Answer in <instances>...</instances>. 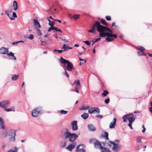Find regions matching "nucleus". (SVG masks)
I'll return each instance as SVG.
<instances>
[{
	"label": "nucleus",
	"instance_id": "obj_29",
	"mask_svg": "<svg viewBox=\"0 0 152 152\" xmlns=\"http://www.w3.org/2000/svg\"><path fill=\"white\" fill-rule=\"evenodd\" d=\"M13 6L14 10H16L18 9V3L16 1H13Z\"/></svg>",
	"mask_w": 152,
	"mask_h": 152
},
{
	"label": "nucleus",
	"instance_id": "obj_3",
	"mask_svg": "<svg viewBox=\"0 0 152 152\" xmlns=\"http://www.w3.org/2000/svg\"><path fill=\"white\" fill-rule=\"evenodd\" d=\"M136 115L132 113L126 114L123 116V119L124 122H126L127 119L129 123H132L135 121L136 118Z\"/></svg>",
	"mask_w": 152,
	"mask_h": 152
},
{
	"label": "nucleus",
	"instance_id": "obj_27",
	"mask_svg": "<svg viewBox=\"0 0 152 152\" xmlns=\"http://www.w3.org/2000/svg\"><path fill=\"white\" fill-rule=\"evenodd\" d=\"M81 117L84 119H86L88 117V114L87 113H84L81 115Z\"/></svg>",
	"mask_w": 152,
	"mask_h": 152
},
{
	"label": "nucleus",
	"instance_id": "obj_32",
	"mask_svg": "<svg viewBox=\"0 0 152 152\" xmlns=\"http://www.w3.org/2000/svg\"><path fill=\"white\" fill-rule=\"evenodd\" d=\"M101 152H110V151L107 148L103 147L101 149Z\"/></svg>",
	"mask_w": 152,
	"mask_h": 152
},
{
	"label": "nucleus",
	"instance_id": "obj_45",
	"mask_svg": "<svg viewBox=\"0 0 152 152\" xmlns=\"http://www.w3.org/2000/svg\"><path fill=\"white\" fill-rule=\"evenodd\" d=\"M54 26H51L49 28L48 31L49 32L52 30H54Z\"/></svg>",
	"mask_w": 152,
	"mask_h": 152
},
{
	"label": "nucleus",
	"instance_id": "obj_46",
	"mask_svg": "<svg viewBox=\"0 0 152 152\" xmlns=\"http://www.w3.org/2000/svg\"><path fill=\"white\" fill-rule=\"evenodd\" d=\"M24 42V41H18V42H13L12 43V44L13 45H14L17 44L20 42Z\"/></svg>",
	"mask_w": 152,
	"mask_h": 152
},
{
	"label": "nucleus",
	"instance_id": "obj_50",
	"mask_svg": "<svg viewBox=\"0 0 152 152\" xmlns=\"http://www.w3.org/2000/svg\"><path fill=\"white\" fill-rule=\"evenodd\" d=\"M96 117L97 118H102L103 117V116L102 115H96Z\"/></svg>",
	"mask_w": 152,
	"mask_h": 152
},
{
	"label": "nucleus",
	"instance_id": "obj_25",
	"mask_svg": "<svg viewBox=\"0 0 152 152\" xmlns=\"http://www.w3.org/2000/svg\"><path fill=\"white\" fill-rule=\"evenodd\" d=\"M75 83H76L75 87L80 88V82L79 80H78L77 81H76V80L74 82V84Z\"/></svg>",
	"mask_w": 152,
	"mask_h": 152
},
{
	"label": "nucleus",
	"instance_id": "obj_10",
	"mask_svg": "<svg viewBox=\"0 0 152 152\" xmlns=\"http://www.w3.org/2000/svg\"><path fill=\"white\" fill-rule=\"evenodd\" d=\"M139 50L137 52L138 55L139 56H146V54L144 53V51L145 50V48H137Z\"/></svg>",
	"mask_w": 152,
	"mask_h": 152
},
{
	"label": "nucleus",
	"instance_id": "obj_54",
	"mask_svg": "<svg viewBox=\"0 0 152 152\" xmlns=\"http://www.w3.org/2000/svg\"><path fill=\"white\" fill-rule=\"evenodd\" d=\"M132 123H129V124H128V126L130 127L131 129H133L132 126Z\"/></svg>",
	"mask_w": 152,
	"mask_h": 152
},
{
	"label": "nucleus",
	"instance_id": "obj_60",
	"mask_svg": "<svg viewBox=\"0 0 152 152\" xmlns=\"http://www.w3.org/2000/svg\"><path fill=\"white\" fill-rule=\"evenodd\" d=\"M101 39V38L100 37L98 38L97 39H95V42H96L99 40Z\"/></svg>",
	"mask_w": 152,
	"mask_h": 152
},
{
	"label": "nucleus",
	"instance_id": "obj_24",
	"mask_svg": "<svg viewBox=\"0 0 152 152\" xmlns=\"http://www.w3.org/2000/svg\"><path fill=\"white\" fill-rule=\"evenodd\" d=\"M105 31H101L99 32V36L100 37H103L106 36V33H105Z\"/></svg>",
	"mask_w": 152,
	"mask_h": 152
},
{
	"label": "nucleus",
	"instance_id": "obj_12",
	"mask_svg": "<svg viewBox=\"0 0 152 152\" xmlns=\"http://www.w3.org/2000/svg\"><path fill=\"white\" fill-rule=\"evenodd\" d=\"M76 145V143L75 142H73L66 147V148L68 150L71 151L73 149L75 148Z\"/></svg>",
	"mask_w": 152,
	"mask_h": 152
},
{
	"label": "nucleus",
	"instance_id": "obj_35",
	"mask_svg": "<svg viewBox=\"0 0 152 152\" xmlns=\"http://www.w3.org/2000/svg\"><path fill=\"white\" fill-rule=\"evenodd\" d=\"M47 20L49 22V25L50 26H54V25L55 24V22L52 21H51L50 20L48 19H47Z\"/></svg>",
	"mask_w": 152,
	"mask_h": 152
},
{
	"label": "nucleus",
	"instance_id": "obj_55",
	"mask_svg": "<svg viewBox=\"0 0 152 152\" xmlns=\"http://www.w3.org/2000/svg\"><path fill=\"white\" fill-rule=\"evenodd\" d=\"M12 15H13V16L14 17V18H16L17 17V15L16 14L15 12H13Z\"/></svg>",
	"mask_w": 152,
	"mask_h": 152
},
{
	"label": "nucleus",
	"instance_id": "obj_36",
	"mask_svg": "<svg viewBox=\"0 0 152 152\" xmlns=\"http://www.w3.org/2000/svg\"><path fill=\"white\" fill-rule=\"evenodd\" d=\"M101 23L104 25H105L107 26H108L107 23L104 19H102L101 20Z\"/></svg>",
	"mask_w": 152,
	"mask_h": 152
},
{
	"label": "nucleus",
	"instance_id": "obj_6",
	"mask_svg": "<svg viewBox=\"0 0 152 152\" xmlns=\"http://www.w3.org/2000/svg\"><path fill=\"white\" fill-rule=\"evenodd\" d=\"M106 36L107 37L106 38V40L108 42L113 41L114 39L113 37L114 38H116L117 37V36L116 34H113L108 32H106Z\"/></svg>",
	"mask_w": 152,
	"mask_h": 152
},
{
	"label": "nucleus",
	"instance_id": "obj_23",
	"mask_svg": "<svg viewBox=\"0 0 152 152\" xmlns=\"http://www.w3.org/2000/svg\"><path fill=\"white\" fill-rule=\"evenodd\" d=\"M34 26H38V28H40L41 27V26L40 25L39 22L37 20L35 19L33 20Z\"/></svg>",
	"mask_w": 152,
	"mask_h": 152
},
{
	"label": "nucleus",
	"instance_id": "obj_62",
	"mask_svg": "<svg viewBox=\"0 0 152 152\" xmlns=\"http://www.w3.org/2000/svg\"><path fill=\"white\" fill-rule=\"evenodd\" d=\"M145 130H146V128L145 127H144L143 128V129L142 130V133H144L145 132Z\"/></svg>",
	"mask_w": 152,
	"mask_h": 152
},
{
	"label": "nucleus",
	"instance_id": "obj_51",
	"mask_svg": "<svg viewBox=\"0 0 152 152\" xmlns=\"http://www.w3.org/2000/svg\"><path fill=\"white\" fill-rule=\"evenodd\" d=\"M105 18L106 19L108 20H111V18L110 16H106Z\"/></svg>",
	"mask_w": 152,
	"mask_h": 152
},
{
	"label": "nucleus",
	"instance_id": "obj_53",
	"mask_svg": "<svg viewBox=\"0 0 152 152\" xmlns=\"http://www.w3.org/2000/svg\"><path fill=\"white\" fill-rule=\"evenodd\" d=\"M54 51H57L59 53H61L63 52V51L62 50H54Z\"/></svg>",
	"mask_w": 152,
	"mask_h": 152
},
{
	"label": "nucleus",
	"instance_id": "obj_31",
	"mask_svg": "<svg viewBox=\"0 0 152 152\" xmlns=\"http://www.w3.org/2000/svg\"><path fill=\"white\" fill-rule=\"evenodd\" d=\"M90 108L89 106L87 105L86 106H83L80 108V110H87Z\"/></svg>",
	"mask_w": 152,
	"mask_h": 152
},
{
	"label": "nucleus",
	"instance_id": "obj_18",
	"mask_svg": "<svg viewBox=\"0 0 152 152\" xmlns=\"http://www.w3.org/2000/svg\"><path fill=\"white\" fill-rule=\"evenodd\" d=\"M8 52L7 48H0V53L4 54L7 53Z\"/></svg>",
	"mask_w": 152,
	"mask_h": 152
},
{
	"label": "nucleus",
	"instance_id": "obj_38",
	"mask_svg": "<svg viewBox=\"0 0 152 152\" xmlns=\"http://www.w3.org/2000/svg\"><path fill=\"white\" fill-rule=\"evenodd\" d=\"M108 93V92L106 90H105L103 91V92L102 94V96L103 97H105L107 95Z\"/></svg>",
	"mask_w": 152,
	"mask_h": 152
},
{
	"label": "nucleus",
	"instance_id": "obj_11",
	"mask_svg": "<svg viewBox=\"0 0 152 152\" xmlns=\"http://www.w3.org/2000/svg\"><path fill=\"white\" fill-rule=\"evenodd\" d=\"M77 121H73L71 124L72 130L76 131L78 129V127L77 126Z\"/></svg>",
	"mask_w": 152,
	"mask_h": 152
},
{
	"label": "nucleus",
	"instance_id": "obj_26",
	"mask_svg": "<svg viewBox=\"0 0 152 152\" xmlns=\"http://www.w3.org/2000/svg\"><path fill=\"white\" fill-rule=\"evenodd\" d=\"M102 136L103 137H104L105 138V140H109V138H108V132H105L104 134H102Z\"/></svg>",
	"mask_w": 152,
	"mask_h": 152
},
{
	"label": "nucleus",
	"instance_id": "obj_33",
	"mask_svg": "<svg viewBox=\"0 0 152 152\" xmlns=\"http://www.w3.org/2000/svg\"><path fill=\"white\" fill-rule=\"evenodd\" d=\"M19 77V76L18 75H14L11 78V79L12 80H17Z\"/></svg>",
	"mask_w": 152,
	"mask_h": 152
},
{
	"label": "nucleus",
	"instance_id": "obj_43",
	"mask_svg": "<svg viewBox=\"0 0 152 152\" xmlns=\"http://www.w3.org/2000/svg\"><path fill=\"white\" fill-rule=\"evenodd\" d=\"M67 111L64 110H61L60 111V113L63 114H66L67 113Z\"/></svg>",
	"mask_w": 152,
	"mask_h": 152
},
{
	"label": "nucleus",
	"instance_id": "obj_20",
	"mask_svg": "<svg viewBox=\"0 0 152 152\" xmlns=\"http://www.w3.org/2000/svg\"><path fill=\"white\" fill-rule=\"evenodd\" d=\"M103 30L105 31H108L109 32L110 34H111V33H113L112 31L109 28L106 26H102V31Z\"/></svg>",
	"mask_w": 152,
	"mask_h": 152
},
{
	"label": "nucleus",
	"instance_id": "obj_5",
	"mask_svg": "<svg viewBox=\"0 0 152 152\" xmlns=\"http://www.w3.org/2000/svg\"><path fill=\"white\" fill-rule=\"evenodd\" d=\"M102 25H101L100 23L98 21H96L95 24H94L91 30L94 31L95 30V28H96L98 32H100L102 31Z\"/></svg>",
	"mask_w": 152,
	"mask_h": 152
},
{
	"label": "nucleus",
	"instance_id": "obj_59",
	"mask_svg": "<svg viewBox=\"0 0 152 152\" xmlns=\"http://www.w3.org/2000/svg\"><path fill=\"white\" fill-rule=\"evenodd\" d=\"M66 145V142H64L63 144H62V147H64Z\"/></svg>",
	"mask_w": 152,
	"mask_h": 152
},
{
	"label": "nucleus",
	"instance_id": "obj_4",
	"mask_svg": "<svg viewBox=\"0 0 152 152\" xmlns=\"http://www.w3.org/2000/svg\"><path fill=\"white\" fill-rule=\"evenodd\" d=\"M89 142L90 143L94 145V147L96 148L101 149L103 146H104L102 144L103 142H101L94 139H90Z\"/></svg>",
	"mask_w": 152,
	"mask_h": 152
},
{
	"label": "nucleus",
	"instance_id": "obj_64",
	"mask_svg": "<svg viewBox=\"0 0 152 152\" xmlns=\"http://www.w3.org/2000/svg\"><path fill=\"white\" fill-rule=\"evenodd\" d=\"M79 59L80 61H84L85 63L86 62V61L85 60L83 59H82V58H79Z\"/></svg>",
	"mask_w": 152,
	"mask_h": 152
},
{
	"label": "nucleus",
	"instance_id": "obj_63",
	"mask_svg": "<svg viewBox=\"0 0 152 152\" xmlns=\"http://www.w3.org/2000/svg\"><path fill=\"white\" fill-rule=\"evenodd\" d=\"M88 32H90V33H94V31H93L91 29L89 30L88 31Z\"/></svg>",
	"mask_w": 152,
	"mask_h": 152
},
{
	"label": "nucleus",
	"instance_id": "obj_14",
	"mask_svg": "<svg viewBox=\"0 0 152 152\" xmlns=\"http://www.w3.org/2000/svg\"><path fill=\"white\" fill-rule=\"evenodd\" d=\"M67 66H66L65 69L69 71H71L72 70L73 68V65L69 61L67 64Z\"/></svg>",
	"mask_w": 152,
	"mask_h": 152
},
{
	"label": "nucleus",
	"instance_id": "obj_7",
	"mask_svg": "<svg viewBox=\"0 0 152 152\" xmlns=\"http://www.w3.org/2000/svg\"><path fill=\"white\" fill-rule=\"evenodd\" d=\"M8 136L10 137L9 139L10 141L11 142H14L15 140L16 132L15 130H10V133L9 134Z\"/></svg>",
	"mask_w": 152,
	"mask_h": 152
},
{
	"label": "nucleus",
	"instance_id": "obj_15",
	"mask_svg": "<svg viewBox=\"0 0 152 152\" xmlns=\"http://www.w3.org/2000/svg\"><path fill=\"white\" fill-rule=\"evenodd\" d=\"M7 55L10 59L13 61H15L16 59V57L14 56V53L12 52H10L9 53H7Z\"/></svg>",
	"mask_w": 152,
	"mask_h": 152
},
{
	"label": "nucleus",
	"instance_id": "obj_58",
	"mask_svg": "<svg viewBox=\"0 0 152 152\" xmlns=\"http://www.w3.org/2000/svg\"><path fill=\"white\" fill-rule=\"evenodd\" d=\"M80 88H79L75 87V91L77 93H79V92L78 91V89H79Z\"/></svg>",
	"mask_w": 152,
	"mask_h": 152
},
{
	"label": "nucleus",
	"instance_id": "obj_21",
	"mask_svg": "<svg viewBox=\"0 0 152 152\" xmlns=\"http://www.w3.org/2000/svg\"><path fill=\"white\" fill-rule=\"evenodd\" d=\"M0 128L2 129H4V121L1 117H0Z\"/></svg>",
	"mask_w": 152,
	"mask_h": 152
},
{
	"label": "nucleus",
	"instance_id": "obj_1",
	"mask_svg": "<svg viewBox=\"0 0 152 152\" xmlns=\"http://www.w3.org/2000/svg\"><path fill=\"white\" fill-rule=\"evenodd\" d=\"M119 142V140H114V142L109 140L107 141L106 142H103L102 144L104 146H106V144H107L110 147H111L112 145H113L112 148V150L114 152H118L120 151L121 148L120 145L118 144L115 143V142L118 143Z\"/></svg>",
	"mask_w": 152,
	"mask_h": 152
},
{
	"label": "nucleus",
	"instance_id": "obj_13",
	"mask_svg": "<svg viewBox=\"0 0 152 152\" xmlns=\"http://www.w3.org/2000/svg\"><path fill=\"white\" fill-rule=\"evenodd\" d=\"M116 121V119L115 117H114L113 119V121L109 124V128L110 129L114 128L115 127Z\"/></svg>",
	"mask_w": 152,
	"mask_h": 152
},
{
	"label": "nucleus",
	"instance_id": "obj_57",
	"mask_svg": "<svg viewBox=\"0 0 152 152\" xmlns=\"http://www.w3.org/2000/svg\"><path fill=\"white\" fill-rule=\"evenodd\" d=\"M63 50H62L63 52L64 51H67L69 49H72V48H63Z\"/></svg>",
	"mask_w": 152,
	"mask_h": 152
},
{
	"label": "nucleus",
	"instance_id": "obj_41",
	"mask_svg": "<svg viewBox=\"0 0 152 152\" xmlns=\"http://www.w3.org/2000/svg\"><path fill=\"white\" fill-rule=\"evenodd\" d=\"M142 138L140 137H138L137 138L136 140L137 142L139 143H141L142 142L141 141Z\"/></svg>",
	"mask_w": 152,
	"mask_h": 152
},
{
	"label": "nucleus",
	"instance_id": "obj_39",
	"mask_svg": "<svg viewBox=\"0 0 152 152\" xmlns=\"http://www.w3.org/2000/svg\"><path fill=\"white\" fill-rule=\"evenodd\" d=\"M79 16L80 15L79 14L74 15H72V18H74L75 20H76L79 18Z\"/></svg>",
	"mask_w": 152,
	"mask_h": 152
},
{
	"label": "nucleus",
	"instance_id": "obj_19",
	"mask_svg": "<svg viewBox=\"0 0 152 152\" xmlns=\"http://www.w3.org/2000/svg\"><path fill=\"white\" fill-rule=\"evenodd\" d=\"M103 30L105 31H108L109 32L110 34H111V33H113L112 31L109 28L106 26H102V31Z\"/></svg>",
	"mask_w": 152,
	"mask_h": 152
},
{
	"label": "nucleus",
	"instance_id": "obj_37",
	"mask_svg": "<svg viewBox=\"0 0 152 152\" xmlns=\"http://www.w3.org/2000/svg\"><path fill=\"white\" fill-rule=\"evenodd\" d=\"M94 113V112H96L97 113H99L100 112L99 109L97 107H93Z\"/></svg>",
	"mask_w": 152,
	"mask_h": 152
},
{
	"label": "nucleus",
	"instance_id": "obj_16",
	"mask_svg": "<svg viewBox=\"0 0 152 152\" xmlns=\"http://www.w3.org/2000/svg\"><path fill=\"white\" fill-rule=\"evenodd\" d=\"M69 61L66 60L65 59L63 58L62 57H61L60 59V63L64 64L63 65H61V66L63 67L64 68V67H65V64H67Z\"/></svg>",
	"mask_w": 152,
	"mask_h": 152
},
{
	"label": "nucleus",
	"instance_id": "obj_30",
	"mask_svg": "<svg viewBox=\"0 0 152 152\" xmlns=\"http://www.w3.org/2000/svg\"><path fill=\"white\" fill-rule=\"evenodd\" d=\"M18 148L16 147L12 148L10 150H9L7 152H17Z\"/></svg>",
	"mask_w": 152,
	"mask_h": 152
},
{
	"label": "nucleus",
	"instance_id": "obj_40",
	"mask_svg": "<svg viewBox=\"0 0 152 152\" xmlns=\"http://www.w3.org/2000/svg\"><path fill=\"white\" fill-rule=\"evenodd\" d=\"M42 107H38L36 108L35 109L37 110L38 111H39V113H40L42 112Z\"/></svg>",
	"mask_w": 152,
	"mask_h": 152
},
{
	"label": "nucleus",
	"instance_id": "obj_56",
	"mask_svg": "<svg viewBox=\"0 0 152 152\" xmlns=\"http://www.w3.org/2000/svg\"><path fill=\"white\" fill-rule=\"evenodd\" d=\"M83 42H84L86 44L88 45H90V43L88 41H83Z\"/></svg>",
	"mask_w": 152,
	"mask_h": 152
},
{
	"label": "nucleus",
	"instance_id": "obj_9",
	"mask_svg": "<svg viewBox=\"0 0 152 152\" xmlns=\"http://www.w3.org/2000/svg\"><path fill=\"white\" fill-rule=\"evenodd\" d=\"M8 100H5L0 102V107L4 108L7 107L9 104Z\"/></svg>",
	"mask_w": 152,
	"mask_h": 152
},
{
	"label": "nucleus",
	"instance_id": "obj_48",
	"mask_svg": "<svg viewBox=\"0 0 152 152\" xmlns=\"http://www.w3.org/2000/svg\"><path fill=\"white\" fill-rule=\"evenodd\" d=\"M64 69L65 70V72L64 73H63V74L64 75H66V76L67 77H69V75H68V74L67 73V72L66 71V70H65V68H64Z\"/></svg>",
	"mask_w": 152,
	"mask_h": 152
},
{
	"label": "nucleus",
	"instance_id": "obj_44",
	"mask_svg": "<svg viewBox=\"0 0 152 152\" xmlns=\"http://www.w3.org/2000/svg\"><path fill=\"white\" fill-rule=\"evenodd\" d=\"M54 30H55L56 31H59L61 32H62L61 30L59 29L58 28L56 27H54Z\"/></svg>",
	"mask_w": 152,
	"mask_h": 152
},
{
	"label": "nucleus",
	"instance_id": "obj_42",
	"mask_svg": "<svg viewBox=\"0 0 152 152\" xmlns=\"http://www.w3.org/2000/svg\"><path fill=\"white\" fill-rule=\"evenodd\" d=\"M93 107H92L88 109V112L89 113L91 114L94 113Z\"/></svg>",
	"mask_w": 152,
	"mask_h": 152
},
{
	"label": "nucleus",
	"instance_id": "obj_47",
	"mask_svg": "<svg viewBox=\"0 0 152 152\" xmlns=\"http://www.w3.org/2000/svg\"><path fill=\"white\" fill-rule=\"evenodd\" d=\"M34 36L32 34H30L28 37V38L30 39H33L34 38Z\"/></svg>",
	"mask_w": 152,
	"mask_h": 152
},
{
	"label": "nucleus",
	"instance_id": "obj_2",
	"mask_svg": "<svg viewBox=\"0 0 152 152\" xmlns=\"http://www.w3.org/2000/svg\"><path fill=\"white\" fill-rule=\"evenodd\" d=\"M63 138L65 140L68 139L71 142H75L74 141L78 137V136L74 133L69 132L67 129L63 134Z\"/></svg>",
	"mask_w": 152,
	"mask_h": 152
},
{
	"label": "nucleus",
	"instance_id": "obj_52",
	"mask_svg": "<svg viewBox=\"0 0 152 152\" xmlns=\"http://www.w3.org/2000/svg\"><path fill=\"white\" fill-rule=\"evenodd\" d=\"M37 31H38V33H37L38 35H39V36H41L42 34L40 31V30L39 29H38L37 30Z\"/></svg>",
	"mask_w": 152,
	"mask_h": 152
},
{
	"label": "nucleus",
	"instance_id": "obj_8",
	"mask_svg": "<svg viewBox=\"0 0 152 152\" xmlns=\"http://www.w3.org/2000/svg\"><path fill=\"white\" fill-rule=\"evenodd\" d=\"M85 147L83 144L79 145L76 147V152H86V150L84 149Z\"/></svg>",
	"mask_w": 152,
	"mask_h": 152
},
{
	"label": "nucleus",
	"instance_id": "obj_34",
	"mask_svg": "<svg viewBox=\"0 0 152 152\" xmlns=\"http://www.w3.org/2000/svg\"><path fill=\"white\" fill-rule=\"evenodd\" d=\"M4 110L5 111L7 112L10 111H15V109L14 107H13L11 108L10 109H5Z\"/></svg>",
	"mask_w": 152,
	"mask_h": 152
},
{
	"label": "nucleus",
	"instance_id": "obj_17",
	"mask_svg": "<svg viewBox=\"0 0 152 152\" xmlns=\"http://www.w3.org/2000/svg\"><path fill=\"white\" fill-rule=\"evenodd\" d=\"M39 114H40V113H39V111H38L37 110L34 109L32 111L31 115L33 117H36L38 116Z\"/></svg>",
	"mask_w": 152,
	"mask_h": 152
},
{
	"label": "nucleus",
	"instance_id": "obj_49",
	"mask_svg": "<svg viewBox=\"0 0 152 152\" xmlns=\"http://www.w3.org/2000/svg\"><path fill=\"white\" fill-rule=\"evenodd\" d=\"M109 102H110L109 98H107V99H106L104 100V102L106 104H108Z\"/></svg>",
	"mask_w": 152,
	"mask_h": 152
},
{
	"label": "nucleus",
	"instance_id": "obj_28",
	"mask_svg": "<svg viewBox=\"0 0 152 152\" xmlns=\"http://www.w3.org/2000/svg\"><path fill=\"white\" fill-rule=\"evenodd\" d=\"M6 14H7V16L9 17L10 20H13L15 19V18L13 17H11V15L9 13L8 11H5Z\"/></svg>",
	"mask_w": 152,
	"mask_h": 152
},
{
	"label": "nucleus",
	"instance_id": "obj_22",
	"mask_svg": "<svg viewBox=\"0 0 152 152\" xmlns=\"http://www.w3.org/2000/svg\"><path fill=\"white\" fill-rule=\"evenodd\" d=\"M88 128L91 131H95L96 128L92 124H89L88 126Z\"/></svg>",
	"mask_w": 152,
	"mask_h": 152
},
{
	"label": "nucleus",
	"instance_id": "obj_61",
	"mask_svg": "<svg viewBox=\"0 0 152 152\" xmlns=\"http://www.w3.org/2000/svg\"><path fill=\"white\" fill-rule=\"evenodd\" d=\"M62 48H69L68 46L66 45V44H64Z\"/></svg>",
	"mask_w": 152,
	"mask_h": 152
}]
</instances>
